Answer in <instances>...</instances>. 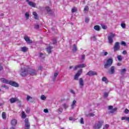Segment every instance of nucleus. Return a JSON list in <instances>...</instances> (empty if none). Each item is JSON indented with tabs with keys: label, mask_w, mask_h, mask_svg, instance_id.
I'll list each match as a JSON object with an SVG mask.
<instances>
[{
	"label": "nucleus",
	"mask_w": 129,
	"mask_h": 129,
	"mask_svg": "<svg viewBox=\"0 0 129 129\" xmlns=\"http://www.w3.org/2000/svg\"><path fill=\"white\" fill-rule=\"evenodd\" d=\"M53 44H56V43H57V41L54 39L53 40Z\"/></svg>",
	"instance_id": "nucleus-58"
},
{
	"label": "nucleus",
	"mask_w": 129,
	"mask_h": 129,
	"mask_svg": "<svg viewBox=\"0 0 129 129\" xmlns=\"http://www.w3.org/2000/svg\"><path fill=\"white\" fill-rule=\"evenodd\" d=\"M117 66H121V63H120V62H118V63H117Z\"/></svg>",
	"instance_id": "nucleus-59"
},
{
	"label": "nucleus",
	"mask_w": 129,
	"mask_h": 129,
	"mask_svg": "<svg viewBox=\"0 0 129 129\" xmlns=\"http://www.w3.org/2000/svg\"><path fill=\"white\" fill-rule=\"evenodd\" d=\"M115 37V34H113L112 32L110 33V35L108 36V40L109 44H112L113 43V38Z\"/></svg>",
	"instance_id": "nucleus-5"
},
{
	"label": "nucleus",
	"mask_w": 129,
	"mask_h": 129,
	"mask_svg": "<svg viewBox=\"0 0 129 129\" xmlns=\"http://www.w3.org/2000/svg\"><path fill=\"white\" fill-rule=\"evenodd\" d=\"M117 110V108H113L110 110L109 112L110 113H114V112H115V111H116Z\"/></svg>",
	"instance_id": "nucleus-26"
},
{
	"label": "nucleus",
	"mask_w": 129,
	"mask_h": 129,
	"mask_svg": "<svg viewBox=\"0 0 129 129\" xmlns=\"http://www.w3.org/2000/svg\"><path fill=\"white\" fill-rule=\"evenodd\" d=\"M17 122H18L17 120L16 119H14L11 121V124L12 125H16V124H17Z\"/></svg>",
	"instance_id": "nucleus-19"
},
{
	"label": "nucleus",
	"mask_w": 129,
	"mask_h": 129,
	"mask_svg": "<svg viewBox=\"0 0 129 129\" xmlns=\"http://www.w3.org/2000/svg\"><path fill=\"white\" fill-rule=\"evenodd\" d=\"M102 125H103V122L102 121H99L98 122L95 123L94 125V129H100L101 128Z\"/></svg>",
	"instance_id": "nucleus-4"
},
{
	"label": "nucleus",
	"mask_w": 129,
	"mask_h": 129,
	"mask_svg": "<svg viewBox=\"0 0 129 129\" xmlns=\"http://www.w3.org/2000/svg\"><path fill=\"white\" fill-rule=\"evenodd\" d=\"M45 10L46 12H48V13H50L51 12V9H50V7H45Z\"/></svg>",
	"instance_id": "nucleus-31"
},
{
	"label": "nucleus",
	"mask_w": 129,
	"mask_h": 129,
	"mask_svg": "<svg viewBox=\"0 0 129 129\" xmlns=\"http://www.w3.org/2000/svg\"><path fill=\"white\" fill-rule=\"evenodd\" d=\"M6 117H7V116H6V112H3L2 113V118L4 119H6Z\"/></svg>",
	"instance_id": "nucleus-35"
},
{
	"label": "nucleus",
	"mask_w": 129,
	"mask_h": 129,
	"mask_svg": "<svg viewBox=\"0 0 129 129\" xmlns=\"http://www.w3.org/2000/svg\"><path fill=\"white\" fill-rule=\"evenodd\" d=\"M36 72L35 70H32L29 72V74L32 75V76H34V75H36Z\"/></svg>",
	"instance_id": "nucleus-17"
},
{
	"label": "nucleus",
	"mask_w": 129,
	"mask_h": 129,
	"mask_svg": "<svg viewBox=\"0 0 129 129\" xmlns=\"http://www.w3.org/2000/svg\"><path fill=\"white\" fill-rule=\"evenodd\" d=\"M86 75H88L89 76H93L94 75H97V73L96 72H94L92 71H90Z\"/></svg>",
	"instance_id": "nucleus-13"
},
{
	"label": "nucleus",
	"mask_w": 129,
	"mask_h": 129,
	"mask_svg": "<svg viewBox=\"0 0 129 129\" xmlns=\"http://www.w3.org/2000/svg\"><path fill=\"white\" fill-rule=\"evenodd\" d=\"M54 77L53 79V81H55V79H56V77L58 76V73L55 72L54 75Z\"/></svg>",
	"instance_id": "nucleus-33"
},
{
	"label": "nucleus",
	"mask_w": 129,
	"mask_h": 129,
	"mask_svg": "<svg viewBox=\"0 0 129 129\" xmlns=\"http://www.w3.org/2000/svg\"><path fill=\"white\" fill-rule=\"evenodd\" d=\"M79 84L80 88H83V86H84V81L83 80V79L80 78Z\"/></svg>",
	"instance_id": "nucleus-14"
},
{
	"label": "nucleus",
	"mask_w": 129,
	"mask_h": 129,
	"mask_svg": "<svg viewBox=\"0 0 129 129\" xmlns=\"http://www.w3.org/2000/svg\"><path fill=\"white\" fill-rule=\"evenodd\" d=\"M89 18H86L85 19V23H89Z\"/></svg>",
	"instance_id": "nucleus-54"
},
{
	"label": "nucleus",
	"mask_w": 129,
	"mask_h": 129,
	"mask_svg": "<svg viewBox=\"0 0 129 129\" xmlns=\"http://www.w3.org/2000/svg\"><path fill=\"white\" fill-rule=\"evenodd\" d=\"M89 10V8H88V6H86L84 9V13H88V11Z\"/></svg>",
	"instance_id": "nucleus-30"
},
{
	"label": "nucleus",
	"mask_w": 129,
	"mask_h": 129,
	"mask_svg": "<svg viewBox=\"0 0 129 129\" xmlns=\"http://www.w3.org/2000/svg\"><path fill=\"white\" fill-rule=\"evenodd\" d=\"M25 129H30V122H29V119L26 118L25 119Z\"/></svg>",
	"instance_id": "nucleus-11"
},
{
	"label": "nucleus",
	"mask_w": 129,
	"mask_h": 129,
	"mask_svg": "<svg viewBox=\"0 0 129 129\" xmlns=\"http://www.w3.org/2000/svg\"><path fill=\"white\" fill-rule=\"evenodd\" d=\"M94 30H95L96 31H100V27H99V26L98 25H96L94 27Z\"/></svg>",
	"instance_id": "nucleus-22"
},
{
	"label": "nucleus",
	"mask_w": 129,
	"mask_h": 129,
	"mask_svg": "<svg viewBox=\"0 0 129 129\" xmlns=\"http://www.w3.org/2000/svg\"><path fill=\"white\" fill-rule=\"evenodd\" d=\"M113 109V106H109V107H108V109L109 110H111V109Z\"/></svg>",
	"instance_id": "nucleus-56"
},
{
	"label": "nucleus",
	"mask_w": 129,
	"mask_h": 129,
	"mask_svg": "<svg viewBox=\"0 0 129 129\" xmlns=\"http://www.w3.org/2000/svg\"><path fill=\"white\" fill-rule=\"evenodd\" d=\"M85 58V55L84 54L82 55V57L81 58V60H84Z\"/></svg>",
	"instance_id": "nucleus-49"
},
{
	"label": "nucleus",
	"mask_w": 129,
	"mask_h": 129,
	"mask_svg": "<svg viewBox=\"0 0 129 129\" xmlns=\"http://www.w3.org/2000/svg\"><path fill=\"white\" fill-rule=\"evenodd\" d=\"M43 111L45 112V113H48V112H49V110H48L47 109H44Z\"/></svg>",
	"instance_id": "nucleus-48"
},
{
	"label": "nucleus",
	"mask_w": 129,
	"mask_h": 129,
	"mask_svg": "<svg viewBox=\"0 0 129 129\" xmlns=\"http://www.w3.org/2000/svg\"><path fill=\"white\" fill-rule=\"evenodd\" d=\"M58 111H59V112L62 113V112L63 111V108H58Z\"/></svg>",
	"instance_id": "nucleus-47"
},
{
	"label": "nucleus",
	"mask_w": 129,
	"mask_h": 129,
	"mask_svg": "<svg viewBox=\"0 0 129 129\" xmlns=\"http://www.w3.org/2000/svg\"><path fill=\"white\" fill-rule=\"evenodd\" d=\"M42 70V67H39V68H38V70Z\"/></svg>",
	"instance_id": "nucleus-63"
},
{
	"label": "nucleus",
	"mask_w": 129,
	"mask_h": 129,
	"mask_svg": "<svg viewBox=\"0 0 129 129\" xmlns=\"http://www.w3.org/2000/svg\"><path fill=\"white\" fill-rule=\"evenodd\" d=\"M10 103L13 104V103H15L16 102H18V103H20V102H21V101H20V100H19V98H18L17 97H15V98H11L9 100Z\"/></svg>",
	"instance_id": "nucleus-6"
},
{
	"label": "nucleus",
	"mask_w": 129,
	"mask_h": 129,
	"mask_svg": "<svg viewBox=\"0 0 129 129\" xmlns=\"http://www.w3.org/2000/svg\"><path fill=\"white\" fill-rule=\"evenodd\" d=\"M126 120L127 121H128L129 122V117H121V120Z\"/></svg>",
	"instance_id": "nucleus-27"
},
{
	"label": "nucleus",
	"mask_w": 129,
	"mask_h": 129,
	"mask_svg": "<svg viewBox=\"0 0 129 129\" xmlns=\"http://www.w3.org/2000/svg\"><path fill=\"white\" fill-rule=\"evenodd\" d=\"M86 67V64H78L77 66H76L74 68V71L77 70V69H78V68H84Z\"/></svg>",
	"instance_id": "nucleus-8"
},
{
	"label": "nucleus",
	"mask_w": 129,
	"mask_h": 129,
	"mask_svg": "<svg viewBox=\"0 0 129 129\" xmlns=\"http://www.w3.org/2000/svg\"><path fill=\"white\" fill-rule=\"evenodd\" d=\"M94 114L93 113H90L88 114V115H86V116H94Z\"/></svg>",
	"instance_id": "nucleus-43"
},
{
	"label": "nucleus",
	"mask_w": 129,
	"mask_h": 129,
	"mask_svg": "<svg viewBox=\"0 0 129 129\" xmlns=\"http://www.w3.org/2000/svg\"><path fill=\"white\" fill-rule=\"evenodd\" d=\"M0 81L2 83H5L6 84H9L12 86H14V87H19V84L15 82L9 81L5 78H1Z\"/></svg>",
	"instance_id": "nucleus-1"
},
{
	"label": "nucleus",
	"mask_w": 129,
	"mask_h": 129,
	"mask_svg": "<svg viewBox=\"0 0 129 129\" xmlns=\"http://www.w3.org/2000/svg\"><path fill=\"white\" fill-rule=\"evenodd\" d=\"M117 58L118 60V61H122V57H121V55H117Z\"/></svg>",
	"instance_id": "nucleus-34"
},
{
	"label": "nucleus",
	"mask_w": 129,
	"mask_h": 129,
	"mask_svg": "<svg viewBox=\"0 0 129 129\" xmlns=\"http://www.w3.org/2000/svg\"><path fill=\"white\" fill-rule=\"evenodd\" d=\"M113 62V59L111 57L107 59L106 62L104 65L105 69H107V68H109V67H110V66L112 65Z\"/></svg>",
	"instance_id": "nucleus-3"
},
{
	"label": "nucleus",
	"mask_w": 129,
	"mask_h": 129,
	"mask_svg": "<svg viewBox=\"0 0 129 129\" xmlns=\"http://www.w3.org/2000/svg\"><path fill=\"white\" fill-rule=\"evenodd\" d=\"M108 94H109V93L105 92L104 93L103 97L106 98L108 97Z\"/></svg>",
	"instance_id": "nucleus-37"
},
{
	"label": "nucleus",
	"mask_w": 129,
	"mask_h": 129,
	"mask_svg": "<svg viewBox=\"0 0 129 129\" xmlns=\"http://www.w3.org/2000/svg\"><path fill=\"white\" fill-rule=\"evenodd\" d=\"M91 40L93 41H96V37L94 36L91 38Z\"/></svg>",
	"instance_id": "nucleus-46"
},
{
	"label": "nucleus",
	"mask_w": 129,
	"mask_h": 129,
	"mask_svg": "<svg viewBox=\"0 0 129 129\" xmlns=\"http://www.w3.org/2000/svg\"><path fill=\"white\" fill-rule=\"evenodd\" d=\"M25 17L27 20L29 19V17H30V14L29 13V12H26L25 13Z\"/></svg>",
	"instance_id": "nucleus-32"
},
{
	"label": "nucleus",
	"mask_w": 129,
	"mask_h": 129,
	"mask_svg": "<svg viewBox=\"0 0 129 129\" xmlns=\"http://www.w3.org/2000/svg\"><path fill=\"white\" fill-rule=\"evenodd\" d=\"M73 66H71L70 67H69V69H72V68H73Z\"/></svg>",
	"instance_id": "nucleus-60"
},
{
	"label": "nucleus",
	"mask_w": 129,
	"mask_h": 129,
	"mask_svg": "<svg viewBox=\"0 0 129 129\" xmlns=\"http://www.w3.org/2000/svg\"><path fill=\"white\" fill-rule=\"evenodd\" d=\"M109 127V125L106 124L105 126L103 127V129H107Z\"/></svg>",
	"instance_id": "nucleus-41"
},
{
	"label": "nucleus",
	"mask_w": 129,
	"mask_h": 129,
	"mask_svg": "<svg viewBox=\"0 0 129 129\" xmlns=\"http://www.w3.org/2000/svg\"><path fill=\"white\" fill-rule=\"evenodd\" d=\"M121 45H123V46H126V43L124 41H122L121 42Z\"/></svg>",
	"instance_id": "nucleus-52"
},
{
	"label": "nucleus",
	"mask_w": 129,
	"mask_h": 129,
	"mask_svg": "<svg viewBox=\"0 0 129 129\" xmlns=\"http://www.w3.org/2000/svg\"><path fill=\"white\" fill-rule=\"evenodd\" d=\"M26 3H27L28 6L32 7V8H36V3L30 1V0H26Z\"/></svg>",
	"instance_id": "nucleus-9"
},
{
	"label": "nucleus",
	"mask_w": 129,
	"mask_h": 129,
	"mask_svg": "<svg viewBox=\"0 0 129 129\" xmlns=\"http://www.w3.org/2000/svg\"><path fill=\"white\" fill-rule=\"evenodd\" d=\"M41 100H45V99H46V97L45 96V95H41Z\"/></svg>",
	"instance_id": "nucleus-42"
},
{
	"label": "nucleus",
	"mask_w": 129,
	"mask_h": 129,
	"mask_svg": "<svg viewBox=\"0 0 129 129\" xmlns=\"http://www.w3.org/2000/svg\"><path fill=\"white\" fill-rule=\"evenodd\" d=\"M77 11L75 8H74L72 9V13H75Z\"/></svg>",
	"instance_id": "nucleus-45"
},
{
	"label": "nucleus",
	"mask_w": 129,
	"mask_h": 129,
	"mask_svg": "<svg viewBox=\"0 0 129 129\" xmlns=\"http://www.w3.org/2000/svg\"><path fill=\"white\" fill-rule=\"evenodd\" d=\"M21 50L22 52H27V51H28V48L25 46L21 48Z\"/></svg>",
	"instance_id": "nucleus-29"
},
{
	"label": "nucleus",
	"mask_w": 129,
	"mask_h": 129,
	"mask_svg": "<svg viewBox=\"0 0 129 129\" xmlns=\"http://www.w3.org/2000/svg\"><path fill=\"white\" fill-rule=\"evenodd\" d=\"M25 111H26V113H30V109L27 108L26 109Z\"/></svg>",
	"instance_id": "nucleus-50"
},
{
	"label": "nucleus",
	"mask_w": 129,
	"mask_h": 129,
	"mask_svg": "<svg viewBox=\"0 0 129 129\" xmlns=\"http://www.w3.org/2000/svg\"><path fill=\"white\" fill-rule=\"evenodd\" d=\"M101 26L103 30H106V29H107V26H106V25L101 24Z\"/></svg>",
	"instance_id": "nucleus-36"
},
{
	"label": "nucleus",
	"mask_w": 129,
	"mask_h": 129,
	"mask_svg": "<svg viewBox=\"0 0 129 129\" xmlns=\"http://www.w3.org/2000/svg\"><path fill=\"white\" fill-rule=\"evenodd\" d=\"M110 74L112 75L114 74V72H115V67L112 66L110 68V70L109 71Z\"/></svg>",
	"instance_id": "nucleus-15"
},
{
	"label": "nucleus",
	"mask_w": 129,
	"mask_h": 129,
	"mask_svg": "<svg viewBox=\"0 0 129 129\" xmlns=\"http://www.w3.org/2000/svg\"><path fill=\"white\" fill-rule=\"evenodd\" d=\"M3 70V67L0 66V71Z\"/></svg>",
	"instance_id": "nucleus-62"
},
{
	"label": "nucleus",
	"mask_w": 129,
	"mask_h": 129,
	"mask_svg": "<svg viewBox=\"0 0 129 129\" xmlns=\"http://www.w3.org/2000/svg\"><path fill=\"white\" fill-rule=\"evenodd\" d=\"M121 75H124V74L126 72V69H123L121 70Z\"/></svg>",
	"instance_id": "nucleus-23"
},
{
	"label": "nucleus",
	"mask_w": 129,
	"mask_h": 129,
	"mask_svg": "<svg viewBox=\"0 0 129 129\" xmlns=\"http://www.w3.org/2000/svg\"><path fill=\"white\" fill-rule=\"evenodd\" d=\"M124 113H126V114H127V113H128V112H129V110H128V109H125V110H124Z\"/></svg>",
	"instance_id": "nucleus-51"
},
{
	"label": "nucleus",
	"mask_w": 129,
	"mask_h": 129,
	"mask_svg": "<svg viewBox=\"0 0 129 129\" xmlns=\"http://www.w3.org/2000/svg\"><path fill=\"white\" fill-rule=\"evenodd\" d=\"M62 106L63 107V108H64V109H67V108L69 107V105L67 103H63L62 104Z\"/></svg>",
	"instance_id": "nucleus-21"
},
{
	"label": "nucleus",
	"mask_w": 129,
	"mask_h": 129,
	"mask_svg": "<svg viewBox=\"0 0 129 129\" xmlns=\"http://www.w3.org/2000/svg\"><path fill=\"white\" fill-rule=\"evenodd\" d=\"M80 123H81L82 124H84V121L83 118H81Z\"/></svg>",
	"instance_id": "nucleus-44"
},
{
	"label": "nucleus",
	"mask_w": 129,
	"mask_h": 129,
	"mask_svg": "<svg viewBox=\"0 0 129 129\" xmlns=\"http://www.w3.org/2000/svg\"><path fill=\"white\" fill-rule=\"evenodd\" d=\"M52 49H53V47L52 46H48V47L46 48V50L49 54L51 53V50H52Z\"/></svg>",
	"instance_id": "nucleus-20"
},
{
	"label": "nucleus",
	"mask_w": 129,
	"mask_h": 129,
	"mask_svg": "<svg viewBox=\"0 0 129 129\" xmlns=\"http://www.w3.org/2000/svg\"><path fill=\"white\" fill-rule=\"evenodd\" d=\"M82 73V69H81L78 71V73L76 74L74 77L75 80H77L78 79V77L81 75V74Z\"/></svg>",
	"instance_id": "nucleus-10"
},
{
	"label": "nucleus",
	"mask_w": 129,
	"mask_h": 129,
	"mask_svg": "<svg viewBox=\"0 0 129 129\" xmlns=\"http://www.w3.org/2000/svg\"><path fill=\"white\" fill-rule=\"evenodd\" d=\"M10 129H15V127H12Z\"/></svg>",
	"instance_id": "nucleus-64"
},
{
	"label": "nucleus",
	"mask_w": 129,
	"mask_h": 129,
	"mask_svg": "<svg viewBox=\"0 0 129 129\" xmlns=\"http://www.w3.org/2000/svg\"><path fill=\"white\" fill-rule=\"evenodd\" d=\"M122 54H123V55H126V54H127V52H126V51H125V50H124V51H123V52H122Z\"/></svg>",
	"instance_id": "nucleus-57"
},
{
	"label": "nucleus",
	"mask_w": 129,
	"mask_h": 129,
	"mask_svg": "<svg viewBox=\"0 0 129 129\" xmlns=\"http://www.w3.org/2000/svg\"><path fill=\"white\" fill-rule=\"evenodd\" d=\"M34 29H35L36 30H39V29H40V26L39 25H35Z\"/></svg>",
	"instance_id": "nucleus-38"
},
{
	"label": "nucleus",
	"mask_w": 129,
	"mask_h": 129,
	"mask_svg": "<svg viewBox=\"0 0 129 129\" xmlns=\"http://www.w3.org/2000/svg\"><path fill=\"white\" fill-rule=\"evenodd\" d=\"M70 92H71V93H72V94H74V95H75V91H74L73 90H70Z\"/></svg>",
	"instance_id": "nucleus-55"
},
{
	"label": "nucleus",
	"mask_w": 129,
	"mask_h": 129,
	"mask_svg": "<svg viewBox=\"0 0 129 129\" xmlns=\"http://www.w3.org/2000/svg\"><path fill=\"white\" fill-rule=\"evenodd\" d=\"M24 39L27 43H29V44H32L33 43L32 40L30 39L29 37L27 35L24 36Z\"/></svg>",
	"instance_id": "nucleus-12"
},
{
	"label": "nucleus",
	"mask_w": 129,
	"mask_h": 129,
	"mask_svg": "<svg viewBox=\"0 0 129 129\" xmlns=\"http://www.w3.org/2000/svg\"><path fill=\"white\" fill-rule=\"evenodd\" d=\"M21 117L22 118H26V117H27V115H26V113H25V112L24 111L22 112Z\"/></svg>",
	"instance_id": "nucleus-28"
},
{
	"label": "nucleus",
	"mask_w": 129,
	"mask_h": 129,
	"mask_svg": "<svg viewBox=\"0 0 129 129\" xmlns=\"http://www.w3.org/2000/svg\"><path fill=\"white\" fill-rule=\"evenodd\" d=\"M72 51L74 53H75V52L77 51V47H76V45L74 44Z\"/></svg>",
	"instance_id": "nucleus-24"
},
{
	"label": "nucleus",
	"mask_w": 129,
	"mask_h": 129,
	"mask_svg": "<svg viewBox=\"0 0 129 129\" xmlns=\"http://www.w3.org/2000/svg\"><path fill=\"white\" fill-rule=\"evenodd\" d=\"M120 49V46H119V42H115L113 46L114 52H117V51H119Z\"/></svg>",
	"instance_id": "nucleus-7"
},
{
	"label": "nucleus",
	"mask_w": 129,
	"mask_h": 129,
	"mask_svg": "<svg viewBox=\"0 0 129 129\" xmlns=\"http://www.w3.org/2000/svg\"><path fill=\"white\" fill-rule=\"evenodd\" d=\"M73 119V118H72V117H70V118H69V120H72Z\"/></svg>",
	"instance_id": "nucleus-61"
},
{
	"label": "nucleus",
	"mask_w": 129,
	"mask_h": 129,
	"mask_svg": "<svg viewBox=\"0 0 129 129\" xmlns=\"http://www.w3.org/2000/svg\"><path fill=\"white\" fill-rule=\"evenodd\" d=\"M33 99V98H32V97L28 95L26 98V100H27V101H29V100H30V99Z\"/></svg>",
	"instance_id": "nucleus-39"
},
{
	"label": "nucleus",
	"mask_w": 129,
	"mask_h": 129,
	"mask_svg": "<svg viewBox=\"0 0 129 129\" xmlns=\"http://www.w3.org/2000/svg\"><path fill=\"white\" fill-rule=\"evenodd\" d=\"M103 52L104 53L103 56H107V55L108 54L107 52H105L104 50H103Z\"/></svg>",
	"instance_id": "nucleus-53"
},
{
	"label": "nucleus",
	"mask_w": 129,
	"mask_h": 129,
	"mask_svg": "<svg viewBox=\"0 0 129 129\" xmlns=\"http://www.w3.org/2000/svg\"><path fill=\"white\" fill-rule=\"evenodd\" d=\"M77 101L75 100H74L71 106V109H74V108H75V106H76V103H77Z\"/></svg>",
	"instance_id": "nucleus-16"
},
{
	"label": "nucleus",
	"mask_w": 129,
	"mask_h": 129,
	"mask_svg": "<svg viewBox=\"0 0 129 129\" xmlns=\"http://www.w3.org/2000/svg\"><path fill=\"white\" fill-rule=\"evenodd\" d=\"M121 28H122V29H125V24H124V23H122L121 24Z\"/></svg>",
	"instance_id": "nucleus-40"
},
{
	"label": "nucleus",
	"mask_w": 129,
	"mask_h": 129,
	"mask_svg": "<svg viewBox=\"0 0 129 129\" xmlns=\"http://www.w3.org/2000/svg\"><path fill=\"white\" fill-rule=\"evenodd\" d=\"M33 15L34 17V19L35 20H39V17H38V14H37V13L36 12H34L33 13Z\"/></svg>",
	"instance_id": "nucleus-18"
},
{
	"label": "nucleus",
	"mask_w": 129,
	"mask_h": 129,
	"mask_svg": "<svg viewBox=\"0 0 129 129\" xmlns=\"http://www.w3.org/2000/svg\"><path fill=\"white\" fill-rule=\"evenodd\" d=\"M29 74V70L26 68H21L20 71V75L22 77H26Z\"/></svg>",
	"instance_id": "nucleus-2"
},
{
	"label": "nucleus",
	"mask_w": 129,
	"mask_h": 129,
	"mask_svg": "<svg viewBox=\"0 0 129 129\" xmlns=\"http://www.w3.org/2000/svg\"><path fill=\"white\" fill-rule=\"evenodd\" d=\"M102 81H103V82H105L106 83H108V81L105 77H104L102 78Z\"/></svg>",
	"instance_id": "nucleus-25"
}]
</instances>
